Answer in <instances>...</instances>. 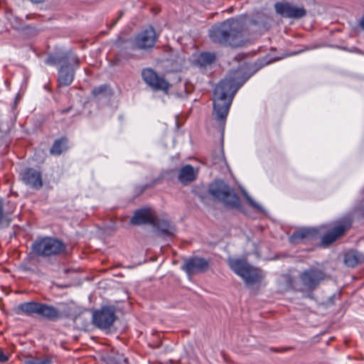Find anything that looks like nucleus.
<instances>
[{"instance_id":"412c9836","label":"nucleus","mask_w":364,"mask_h":364,"mask_svg":"<svg viewBox=\"0 0 364 364\" xmlns=\"http://www.w3.org/2000/svg\"><path fill=\"white\" fill-rule=\"evenodd\" d=\"M12 210H6L2 198H0V226H8L11 221Z\"/></svg>"},{"instance_id":"bb28decb","label":"nucleus","mask_w":364,"mask_h":364,"mask_svg":"<svg viewBox=\"0 0 364 364\" xmlns=\"http://www.w3.org/2000/svg\"><path fill=\"white\" fill-rule=\"evenodd\" d=\"M246 199L252 207L258 210H262V206L259 204L257 203L255 201H254V200L250 196L246 195Z\"/></svg>"},{"instance_id":"9b49d317","label":"nucleus","mask_w":364,"mask_h":364,"mask_svg":"<svg viewBox=\"0 0 364 364\" xmlns=\"http://www.w3.org/2000/svg\"><path fill=\"white\" fill-rule=\"evenodd\" d=\"M209 264V261L203 257H193L184 261L182 269L188 275H193L206 272Z\"/></svg>"},{"instance_id":"dca6fc26","label":"nucleus","mask_w":364,"mask_h":364,"mask_svg":"<svg viewBox=\"0 0 364 364\" xmlns=\"http://www.w3.org/2000/svg\"><path fill=\"white\" fill-rule=\"evenodd\" d=\"M38 316L50 321H57L61 318L60 311L53 306L41 303Z\"/></svg>"},{"instance_id":"f3484780","label":"nucleus","mask_w":364,"mask_h":364,"mask_svg":"<svg viewBox=\"0 0 364 364\" xmlns=\"http://www.w3.org/2000/svg\"><path fill=\"white\" fill-rule=\"evenodd\" d=\"M40 302L28 301L20 304L17 306L16 313L19 314H25L28 316L33 315L38 316Z\"/></svg>"},{"instance_id":"9d476101","label":"nucleus","mask_w":364,"mask_h":364,"mask_svg":"<svg viewBox=\"0 0 364 364\" xmlns=\"http://www.w3.org/2000/svg\"><path fill=\"white\" fill-rule=\"evenodd\" d=\"M158 36L152 26L143 30L139 33L133 41L134 48L140 50H147L151 48L155 45Z\"/></svg>"},{"instance_id":"b1692460","label":"nucleus","mask_w":364,"mask_h":364,"mask_svg":"<svg viewBox=\"0 0 364 364\" xmlns=\"http://www.w3.org/2000/svg\"><path fill=\"white\" fill-rule=\"evenodd\" d=\"M215 60V55L212 53H203L198 58V62L201 66H207L212 64Z\"/></svg>"},{"instance_id":"39448f33","label":"nucleus","mask_w":364,"mask_h":364,"mask_svg":"<svg viewBox=\"0 0 364 364\" xmlns=\"http://www.w3.org/2000/svg\"><path fill=\"white\" fill-rule=\"evenodd\" d=\"M209 192L227 206L237 208L240 205V200L237 194L228 185L221 181L215 182L211 185Z\"/></svg>"},{"instance_id":"1a4fd4ad","label":"nucleus","mask_w":364,"mask_h":364,"mask_svg":"<svg viewBox=\"0 0 364 364\" xmlns=\"http://www.w3.org/2000/svg\"><path fill=\"white\" fill-rule=\"evenodd\" d=\"M141 76L144 81L154 90H162L167 93L170 85L163 77L151 68H145L141 72Z\"/></svg>"},{"instance_id":"a878e982","label":"nucleus","mask_w":364,"mask_h":364,"mask_svg":"<svg viewBox=\"0 0 364 364\" xmlns=\"http://www.w3.org/2000/svg\"><path fill=\"white\" fill-rule=\"evenodd\" d=\"M108 86L107 85H101L98 87H95L92 91L93 96H98L104 93L107 90Z\"/></svg>"},{"instance_id":"f257e3e1","label":"nucleus","mask_w":364,"mask_h":364,"mask_svg":"<svg viewBox=\"0 0 364 364\" xmlns=\"http://www.w3.org/2000/svg\"><path fill=\"white\" fill-rule=\"evenodd\" d=\"M247 80L244 70L238 68L231 70L214 90L213 114L223 132L234 96Z\"/></svg>"},{"instance_id":"0eeeda50","label":"nucleus","mask_w":364,"mask_h":364,"mask_svg":"<svg viewBox=\"0 0 364 364\" xmlns=\"http://www.w3.org/2000/svg\"><path fill=\"white\" fill-rule=\"evenodd\" d=\"M116 319L114 309L104 306L92 314V323L100 329H107L111 327Z\"/></svg>"},{"instance_id":"6ab92c4d","label":"nucleus","mask_w":364,"mask_h":364,"mask_svg":"<svg viewBox=\"0 0 364 364\" xmlns=\"http://www.w3.org/2000/svg\"><path fill=\"white\" fill-rule=\"evenodd\" d=\"M317 233L315 228H302L294 232L290 237V240L293 243H297L304 239H311Z\"/></svg>"},{"instance_id":"4468645a","label":"nucleus","mask_w":364,"mask_h":364,"mask_svg":"<svg viewBox=\"0 0 364 364\" xmlns=\"http://www.w3.org/2000/svg\"><path fill=\"white\" fill-rule=\"evenodd\" d=\"M132 225L155 224V217L149 208H143L135 212L131 218Z\"/></svg>"},{"instance_id":"c85d7f7f","label":"nucleus","mask_w":364,"mask_h":364,"mask_svg":"<svg viewBox=\"0 0 364 364\" xmlns=\"http://www.w3.org/2000/svg\"><path fill=\"white\" fill-rule=\"evenodd\" d=\"M360 27L364 30V14L360 22Z\"/></svg>"},{"instance_id":"aec40b11","label":"nucleus","mask_w":364,"mask_h":364,"mask_svg":"<svg viewBox=\"0 0 364 364\" xmlns=\"http://www.w3.org/2000/svg\"><path fill=\"white\" fill-rule=\"evenodd\" d=\"M363 262L364 255L359 252L351 250L345 255L344 262L348 267H354Z\"/></svg>"},{"instance_id":"423d86ee","label":"nucleus","mask_w":364,"mask_h":364,"mask_svg":"<svg viewBox=\"0 0 364 364\" xmlns=\"http://www.w3.org/2000/svg\"><path fill=\"white\" fill-rule=\"evenodd\" d=\"M325 278V272L314 267L303 271L299 275L304 289L307 291L314 290Z\"/></svg>"},{"instance_id":"a211bd4d","label":"nucleus","mask_w":364,"mask_h":364,"mask_svg":"<svg viewBox=\"0 0 364 364\" xmlns=\"http://www.w3.org/2000/svg\"><path fill=\"white\" fill-rule=\"evenodd\" d=\"M196 174L197 173L192 166L186 165L179 171L178 181L181 183L187 185L196 179Z\"/></svg>"},{"instance_id":"f03ea898","label":"nucleus","mask_w":364,"mask_h":364,"mask_svg":"<svg viewBox=\"0 0 364 364\" xmlns=\"http://www.w3.org/2000/svg\"><path fill=\"white\" fill-rule=\"evenodd\" d=\"M244 22L242 18H230L219 25L212 26L209 31L210 39L232 47H240L245 43L243 35Z\"/></svg>"},{"instance_id":"5701e85b","label":"nucleus","mask_w":364,"mask_h":364,"mask_svg":"<svg viewBox=\"0 0 364 364\" xmlns=\"http://www.w3.org/2000/svg\"><path fill=\"white\" fill-rule=\"evenodd\" d=\"M154 226H156L157 228L161 233L165 235H173L174 232V228L171 225V224L167 220H162L160 222H156L155 220V224H153Z\"/></svg>"},{"instance_id":"2eb2a0df","label":"nucleus","mask_w":364,"mask_h":364,"mask_svg":"<svg viewBox=\"0 0 364 364\" xmlns=\"http://www.w3.org/2000/svg\"><path fill=\"white\" fill-rule=\"evenodd\" d=\"M75 70L69 64H64L58 70V82L60 86L70 85L74 79Z\"/></svg>"},{"instance_id":"7ed1b4c3","label":"nucleus","mask_w":364,"mask_h":364,"mask_svg":"<svg viewBox=\"0 0 364 364\" xmlns=\"http://www.w3.org/2000/svg\"><path fill=\"white\" fill-rule=\"evenodd\" d=\"M228 265L247 284L259 282L264 277L263 272L247 262L245 259L229 258Z\"/></svg>"},{"instance_id":"393cba45","label":"nucleus","mask_w":364,"mask_h":364,"mask_svg":"<svg viewBox=\"0 0 364 364\" xmlns=\"http://www.w3.org/2000/svg\"><path fill=\"white\" fill-rule=\"evenodd\" d=\"M26 364H50V360L48 358H36L27 360Z\"/></svg>"},{"instance_id":"4be33fe9","label":"nucleus","mask_w":364,"mask_h":364,"mask_svg":"<svg viewBox=\"0 0 364 364\" xmlns=\"http://www.w3.org/2000/svg\"><path fill=\"white\" fill-rule=\"evenodd\" d=\"M66 138H61L54 141L52 147L50 148V154L53 155H60L63 151L68 149Z\"/></svg>"},{"instance_id":"20e7f679","label":"nucleus","mask_w":364,"mask_h":364,"mask_svg":"<svg viewBox=\"0 0 364 364\" xmlns=\"http://www.w3.org/2000/svg\"><path fill=\"white\" fill-rule=\"evenodd\" d=\"M65 249L66 246L62 241L50 237L38 238L32 244L33 253L42 257L60 255Z\"/></svg>"},{"instance_id":"7c9ffc66","label":"nucleus","mask_w":364,"mask_h":364,"mask_svg":"<svg viewBox=\"0 0 364 364\" xmlns=\"http://www.w3.org/2000/svg\"><path fill=\"white\" fill-rule=\"evenodd\" d=\"M362 215H363V217H364V207H363V209H362Z\"/></svg>"},{"instance_id":"ddd939ff","label":"nucleus","mask_w":364,"mask_h":364,"mask_svg":"<svg viewBox=\"0 0 364 364\" xmlns=\"http://www.w3.org/2000/svg\"><path fill=\"white\" fill-rule=\"evenodd\" d=\"M21 177L24 183L33 188L39 189L42 187L41 173L34 168H26L21 172Z\"/></svg>"},{"instance_id":"f8f14e48","label":"nucleus","mask_w":364,"mask_h":364,"mask_svg":"<svg viewBox=\"0 0 364 364\" xmlns=\"http://www.w3.org/2000/svg\"><path fill=\"white\" fill-rule=\"evenodd\" d=\"M275 10L280 15L293 18H299L304 16L306 14L304 7H298L289 3H277Z\"/></svg>"},{"instance_id":"c756f323","label":"nucleus","mask_w":364,"mask_h":364,"mask_svg":"<svg viewBox=\"0 0 364 364\" xmlns=\"http://www.w3.org/2000/svg\"><path fill=\"white\" fill-rule=\"evenodd\" d=\"M31 1L33 2V3H41L42 2L43 0H30Z\"/></svg>"},{"instance_id":"cd10ccee","label":"nucleus","mask_w":364,"mask_h":364,"mask_svg":"<svg viewBox=\"0 0 364 364\" xmlns=\"http://www.w3.org/2000/svg\"><path fill=\"white\" fill-rule=\"evenodd\" d=\"M9 360V358L0 350V363H4Z\"/></svg>"},{"instance_id":"6e6552de","label":"nucleus","mask_w":364,"mask_h":364,"mask_svg":"<svg viewBox=\"0 0 364 364\" xmlns=\"http://www.w3.org/2000/svg\"><path fill=\"white\" fill-rule=\"evenodd\" d=\"M352 220L348 216L338 221L331 231L325 234L321 239L323 246H328L341 237L351 226Z\"/></svg>"}]
</instances>
